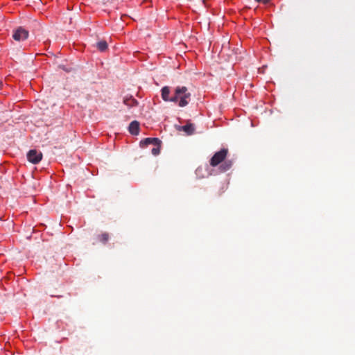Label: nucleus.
I'll list each match as a JSON object with an SVG mask.
<instances>
[{
  "instance_id": "obj_13",
  "label": "nucleus",
  "mask_w": 355,
  "mask_h": 355,
  "mask_svg": "<svg viewBox=\"0 0 355 355\" xmlns=\"http://www.w3.org/2000/svg\"><path fill=\"white\" fill-rule=\"evenodd\" d=\"M160 152V144H154L153 148L151 150V153L153 155H157Z\"/></svg>"
},
{
  "instance_id": "obj_9",
  "label": "nucleus",
  "mask_w": 355,
  "mask_h": 355,
  "mask_svg": "<svg viewBox=\"0 0 355 355\" xmlns=\"http://www.w3.org/2000/svg\"><path fill=\"white\" fill-rule=\"evenodd\" d=\"M123 103L125 105H126L127 106L131 107H135V106H137L138 105V102L136 99H135L134 98H132V96H126L123 99Z\"/></svg>"
},
{
  "instance_id": "obj_12",
  "label": "nucleus",
  "mask_w": 355,
  "mask_h": 355,
  "mask_svg": "<svg viewBox=\"0 0 355 355\" xmlns=\"http://www.w3.org/2000/svg\"><path fill=\"white\" fill-rule=\"evenodd\" d=\"M97 46V48L101 51H104L107 49V44L105 41H100L97 43L96 44Z\"/></svg>"
},
{
  "instance_id": "obj_5",
  "label": "nucleus",
  "mask_w": 355,
  "mask_h": 355,
  "mask_svg": "<svg viewBox=\"0 0 355 355\" xmlns=\"http://www.w3.org/2000/svg\"><path fill=\"white\" fill-rule=\"evenodd\" d=\"M161 144V141L158 138H146L140 141V145L142 147L147 146L148 145Z\"/></svg>"
},
{
  "instance_id": "obj_4",
  "label": "nucleus",
  "mask_w": 355,
  "mask_h": 355,
  "mask_svg": "<svg viewBox=\"0 0 355 355\" xmlns=\"http://www.w3.org/2000/svg\"><path fill=\"white\" fill-rule=\"evenodd\" d=\"M28 37V31L22 27H19L13 31L12 37L15 41H24Z\"/></svg>"
},
{
  "instance_id": "obj_6",
  "label": "nucleus",
  "mask_w": 355,
  "mask_h": 355,
  "mask_svg": "<svg viewBox=\"0 0 355 355\" xmlns=\"http://www.w3.org/2000/svg\"><path fill=\"white\" fill-rule=\"evenodd\" d=\"M170 93H171V90H170V87H169L164 86V87H163L162 88V89H161V95H162V99L164 101L172 102V96L171 97L169 96Z\"/></svg>"
},
{
  "instance_id": "obj_11",
  "label": "nucleus",
  "mask_w": 355,
  "mask_h": 355,
  "mask_svg": "<svg viewBox=\"0 0 355 355\" xmlns=\"http://www.w3.org/2000/svg\"><path fill=\"white\" fill-rule=\"evenodd\" d=\"M109 239L110 235L107 232H103L101 234L97 236L98 241L103 244H105L108 241Z\"/></svg>"
},
{
  "instance_id": "obj_3",
  "label": "nucleus",
  "mask_w": 355,
  "mask_h": 355,
  "mask_svg": "<svg viewBox=\"0 0 355 355\" xmlns=\"http://www.w3.org/2000/svg\"><path fill=\"white\" fill-rule=\"evenodd\" d=\"M28 162L33 164H38L42 159V153L35 149L30 150L27 153Z\"/></svg>"
},
{
  "instance_id": "obj_14",
  "label": "nucleus",
  "mask_w": 355,
  "mask_h": 355,
  "mask_svg": "<svg viewBox=\"0 0 355 355\" xmlns=\"http://www.w3.org/2000/svg\"><path fill=\"white\" fill-rule=\"evenodd\" d=\"M255 1L257 2H261V3H264V4H266V3H268L270 1V0H255Z\"/></svg>"
},
{
  "instance_id": "obj_8",
  "label": "nucleus",
  "mask_w": 355,
  "mask_h": 355,
  "mask_svg": "<svg viewBox=\"0 0 355 355\" xmlns=\"http://www.w3.org/2000/svg\"><path fill=\"white\" fill-rule=\"evenodd\" d=\"M129 131L132 135H137L139 132V123L137 121H132L129 125Z\"/></svg>"
},
{
  "instance_id": "obj_2",
  "label": "nucleus",
  "mask_w": 355,
  "mask_h": 355,
  "mask_svg": "<svg viewBox=\"0 0 355 355\" xmlns=\"http://www.w3.org/2000/svg\"><path fill=\"white\" fill-rule=\"evenodd\" d=\"M228 153L227 148H222L220 150L214 153L209 161V164L211 166L215 167L221 164L225 159Z\"/></svg>"
},
{
  "instance_id": "obj_1",
  "label": "nucleus",
  "mask_w": 355,
  "mask_h": 355,
  "mask_svg": "<svg viewBox=\"0 0 355 355\" xmlns=\"http://www.w3.org/2000/svg\"><path fill=\"white\" fill-rule=\"evenodd\" d=\"M191 94L185 86H178L174 89L172 102L178 103L180 107L187 106L190 101Z\"/></svg>"
},
{
  "instance_id": "obj_15",
  "label": "nucleus",
  "mask_w": 355,
  "mask_h": 355,
  "mask_svg": "<svg viewBox=\"0 0 355 355\" xmlns=\"http://www.w3.org/2000/svg\"><path fill=\"white\" fill-rule=\"evenodd\" d=\"M3 82L0 80V89L2 88Z\"/></svg>"
},
{
  "instance_id": "obj_10",
  "label": "nucleus",
  "mask_w": 355,
  "mask_h": 355,
  "mask_svg": "<svg viewBox=\"0 0 355 355\" xmlns=\"http://www.w3.org/2000/svg\"><path fill=\"white\" fill-rule=\"evenodd\" d=\"M232 166V162L231 160H226L223 161L221 163V165L220 166V170L222 172H225L231 168Z\"/></svg>"
},
{
  "instance_id": "obj_7",
  "label": "nucleus",
  "mask_w": 355,
  "mask_h": 355,
  "mask_svg": "<svg viewBox=\"0 0 355 355\" xmlns=\"http://www.w3.org/2000/svg\"><path fill=\"white\" fill-rule=\"evenodd\" d=\"M178 130H183L184 132H185L187 133V135H191L195 132V127H194V125L193 123H188V124H187L185 125L180 126L178 128Z\"/></svg>"
}]
</instances>
